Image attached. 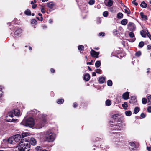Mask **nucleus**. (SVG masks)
<instances>
[{
  "label": "nucleus",
  "mask_w": 151,
  "mask_h": 151,
  "mask_svg": "<svg viewBox=\"0 0 151 151\" xmlns=\"http://www.w3.org/2000/svg\"><path fill=\"white\" fill-rule=\"evenodd\" d=\"M18 149L20 151H29L30 145L29 140L26 138L21 139L19 144Z\"/></svg>",
  "instance_id": "obj_1"
},
{
  "label": "nucleus",
  "mask_w": 151,
  "mask_h": 151,
  "mask_svg": "<svg viewBox=\"0 0 151 151\" xmlns=\"http://www.w3.org/2000/svg\"><path fill=\"white\" fill-rule=\"evenodd\" d=\"M47 124L46 117L43 114L39 115V119L37 120L36 124V128L40 129L43 127Z\"/></svg>",
  "instance_id": "obj_2"
},
{
  "label": "nucleus",
  "mask_w": 151,
  "mask_h": 151,
  "mask_svg": "<svg viewBox=\"0 0 151 151\" xmlns=\"http://www.w3.org/2000/svg\"><path fill=\"white\" fill-rule=\"evenodd\" d=\"M45 137L46 141L48 142H53L55 140L56 135L55 133L52 132L51 130L46 131L44 132Z\"/></svg>",
  "instance_id": "obj_3"
},
{
  "label": "nucleus",
  "mask_w": 151,
  "mask_h": 151,
  "mask_svg": "<svg viewBox=\"0 0 151 151\" xmlns=\"http://www.w3.org/2000/svg\"><path fill=\"white\" fill-rule=\"evenodd\" d=\"M21 124L30 127H32L35 125L34 120L32 117L27 119H24L21 122Z\"/></svg>",
  "instance_id": "obj_4"
},
{
  "label": "nucleus",
  "mask_w": 151,
  "mask_h": 151,
  "mask_svg": "<svg viewBox=\"0 0 151 151\" xmlns=\"http://www.w3.org/2000/svg\"><path fill=\"white\" fill-rule=\"evenodd\" d=\"M125 126V124L122 122H116L111 125L112 130L114 131H121L123 129Z\"/></svg>",
  "instance_id": "obj_5"
},
{
  "label": "nucleus",
  "mask_w": 151,
  "mask_h": 151,
  "mask_svg": "<svg viewBox=\"0 0 151 151\" xmlns=\"http://www.w3.org/2000/svg\"><path fill=\"white\" fill-rule=\"evenodd\" d=\"M21 114L20 111L17 109H14L12 111H11L8 113L7 118L10 117L12 118L14 116H20Z\"/></svg>",
  "instance_id": "obj_6"
},
{
  "label": "nucleus",
  "mask_w": 151,
  "mask_h": 151,
  "mask_svg": "<svg viewBox=\"0 0 151 151\" xmlns=\"http://www.w3.org/2000/svg\"><path fill=\"white\" fill-rule=\"evenodd\" d=\"M21 138V136L20 135L17 134L10 137L9 141L12 142V144H13L15 143V142H19Z\"/></svg>",
  "instance_id": "obj_7"
},
{
  "label": "nucleus",
  "mask_w": 151,
  "mask_h": 151,
  "mask_svg": "<svg viewBox=\"0 0 151 151\" xmlns=\"http://www.w3.org/2000/svg\"><path fill=\"white\" fill-rule=\"evenodd\" d=\"M127 27L128 29L132 32L134 31L136 29L135 25L132 22H129L127 25Z\"/></svg>",
  "instance_id": "obj_8"
},
{
  "label": "nucleus",
  "mask_w": 151,
  "mask_h": 151,
  "mask_svg": "<svg viewBox=\"0 0 151 151\" xmlns=\"http://www.w3.org/2000/svg\"><path fill=\"white\" fill-rule=\"evenodd\" d=\"M129 36L130 38H133L132 39H128L127 40L129 42H134L136 40L135 38L134 37V33L130 32L129 33Z\"/></svg>",
  "instance_id": "obj_9"
},
{
  "label": "nucleus",
  "mask_w": 151,
  "mask_h": 151,
  "mask_svg": "<svg viewBox=\"0 0 151 151\" xmlns=\"http://www.w3.org/2000/svg\"><path fill=\"white\" fill-rule=\"evenodd\" d=\"M22 32V30L20 28H18L14 32V35L15 37H19L21 35Z\"/></svg>",
  "instance_id": "obj_10"
},
{
  "label": "nucleus",
  "mask_w": 151,
  "mask_h": 151,
  "mask_svg": "<svg viewBox=\"0 0 151 151\" xmlns=\"http://www.w3.org/2000/svg\"><path fill=\"white\" fill-rule=\"evenodd\" d=\"M90 54L92 57L98 58L99 52H96L93 50H91L90 51Z\"/></svg>",
  "instance_id": "obj_11"
},
{
  "label": "nucleus",
  "mask_w": 151,
  "mask_h": 151,
  "mask_svg": "<svg viewBox=\"0 0 151 151\" xmlns=\"http://www.w3.org/2000/svg\"><path fill=\"white\" fill-rule=\"evenodd\" d=\"M27 139L29 140V143H30L32 145H35L36 143V140L33 138H30L29 139Z\"/></svg>",
  "instance_id": "obj_12"
},
{
  "label": "nucleus",
  "mask_w": 151,
  "mask_h": 151,
  "mask_svg": "<svg viewBox=\"0 0 151 151\" xmlns=\"http://www.w3.org/2000/svg\"><path fill=\"white\" fill-rule=\"evenodd\" d=\"M129 96V93L128 92L124 93L122 95V96L123 99L124 100H127L128 99Z\"/></svg>",
  "instance_id": "obj_13"
},
{
  "label": "nucleus",
  "mask_w": 151,
  "mask_h": 151,
  "mask_svg": "<svg viewBox=\"0 0 151 151\" xmlns=\"http://www.w3.org/2000/svg\"><path fill=\"white\" fill-rule=\"evenodd\" d=\"M113 2L112 0H109L107 2L105 3V4L106 6L110 7L113 5Z\"/></svg>",
  "instance_id": "obj_14"
},
{
  "label": "nucleus",
  "mask_w": 151,
  "mask_h": 151,
  "mask_svg": "<svg viewBox=\"0 0 151 151\" xmlns=\"http://www.w3.org/2000/svg\"><path fill=\"white\" fill-rule=\"evenodd\" d=\"M55 6V4L52 2H50L47 4V6L50 9H52Z\"/></svg>",
  "instance_id": "obj_15"
},
{
  "label": "nucleus",
  "mask_w": 151,
  "mask_h": 151,
  "mask_svg": "<svg viewBox=\"0 0 151 151\" xmlns=\"http://www.w3.org/2000/svg\"><path fill=\"white\" fill-rule=\"evenodd\" d=\"M37 1L35 0H34L33 1H31L30 2V4L32 5V8L34 9H35L37 6V4H35L36 3Z\"/></svg>",
  "instance_id": "obj_16"
},
{
  "label": "nucleus",
  "mask_w": 151,
  "mask_h": 151,
  "mask_svg": "<svg viewBox=\"0 0 151 151\" xmlns=\"http://www.w3.org/2000/svg\"><path fill=\"white\" fill-rule=\"evenodd\" d=\"M90 79V76L88 73L85 74L84 77V79L85 81H88Z\"/></svg>",
  "instance_id": "obj_17"
},
{
  "label": "nucleus",
  "mask_w": 151,
  "mask_h": 151,
  "mask_svg": "<svg viewBox=\"0 0 151 151\" xmlns=\"http://www.w3.org/2000/svg\"><path fill=\"white\" fill-rule=\"evenodd\" d=\"M140 14L141 17L142 19L144 20H147V16L144 15L143 12H141L140 13Z\"/></svg>",
  "instance_id": "obj_18"
},
{
  "label": "nucleus",
  "mask_w": 151,
  "mask_h": 151,
  "mask_svg": "<svg viewBox=\"0 0 151 151\" xmlns=\"http://www.w3.org/2000/svg\"><path fill=\"white\" fill-rule=\"evenodd\" d=\"M105 80V78L104 77H101L99 78V81L100 83H104Z\"/></svg>",
  "instance_id": "obj_19"
},
{
  "label": "nucleus",
  "mask_w": 151,
  "mask_h": 151,
  "mask_svg": "<svg viewBox=\"0 0 151 151\" xmlns=\"http://www.w3.org/2000/svg\"><path fill=\"white\" fill-rule=\"evenodd\" d=\"M127 20L126 19H124L121 21V24L124 25H126L127 23Z\"/></svg>",
  "instance_id": "obj_20"
},
{
  "label": "nucleus",
  "mask_w": 151,
  "mask_h": 151,
  "mask_svg": "<svg viewBox=\"0 0 151 151\" xmlns=\"http://www.w3.org/2000/svg\"><path fill=\"white\" fill-rule=\"evenodd\" d=\"M122 106L124 109H127L128 107V105L127 102H125L123 104H122Z\"/></svg>",
  "instance_id": "obj_21"
},
{
  "label": "nucleus",
  "mask_w": 151,
  "mask_h": 151,
  "mask_svg": "<svg viewBox=\"0 0 151 151\" xmlns=\"http://www.w3.org/2000/svg\"><path fill=\"white\" fill-rule=\"evenodd\" d=\"M101 65V62L99 60L96 61L95 63V66L96 68L99 67Z\"/></svg>",
  "instance_id": "obj_22"
},
{
  "label": "nucleus",
  "mask_w": 151,
  "mask_h": 151,
  "mask_svg": "<svg viewBox=\"0 0 151 151\" xmlns=\"http://www.w3.org/2000/svg\"><path fill=\"white\" fill-rule=\"evenodd\" d=\"M123 14L121 12H119L117 14V17L119 19H120L123 17Z\"/></svg>",
  "instance_id": "obj_23"
},
{
  "label": "nucleus",
  "mask_w": 151,
  "mask_h": 151,
  "mask_svg": "<svg viewBox=\"0 0 151 151\" xmlns=\"http://www.w3.org/2000/svg\"><path fill=\"white\" fill-rule=\"evenodd\" d=\"M106 105L107 106H109L111 104V101L109 99L106 100L105 102Z\"/></svg>",
  "instance_id": "obj_24"
},
{
  "label": "nucleus",
  "mask_w": 151,
  "mask_h": 151,
  "mask_svg": "<svg viewBox=\"0 0 151 151\" xmlns=\"http://www.w3.org/2000/svg\"><path fill=\"white\" fill-rule=\"evenodd\" d=\"M10 139V137L7 139H4L3 140V142L4 143H8L12 144V142L10 141H9Z\"/></svg>",
  "instance_id": "obj_25"
},
{
  "label": "nucleus",
  "mask_w": 151,
  "mask_h": 151,
  "mask_svg": "<svg viewBox=\"0 0 151 151\" xmlns=\"http://www.w3.org/2000/svg\"><path fill=\"white\" fill-rule=\"evenodd\" d=\"M64 102V100L62 99H58L57 101V103L59 104H61Z\"/></svg>",
  "instance_id": "obj_26"
},
{
  "label": "nucleus",
  "mask_w": 151,
  "mask_h": 151,
  "mask_svg": "<svg viewBox=\"0 0 151 151\" xmlns=\"http://www.w3.org/2000/svg\"><path fill=\"white\" fill-rule=\"evenodd\" d=\"M87 2L90 5H93L95 2V0H87Z\"/></svg>",
  "instance_id": "obj_27"
},
{
  "label": "nucleus",
  "mask_w": 151,
  "mask_h": 151,
  "mask_svg": "<svg viewBox=\"0 0 151 151\" xmlns=\"http://www.w3.org/2000/svg\"><path fill=\"white\" fill-rule=\"evenodd\" d=\"M140 6L142 8H146L147 6V4L144 1H143L141 3Z\"/></svg>",
  "instance_id": "obj_28"
},
{
  "label": "nucleus",
  "mask_w": 151,
  "mask_h": 151,
  "mask_svg": "<svg viewBox=\"0 0 151 151\" xmlns=\"http://www.w3.org/2000/svg\"><path fill=\"white\" fill-rule=\"evenodd\" d=\"M24 14L27 15H30L31 14V12L29 9L26 10L24 12Z\"/></svg>",
  "instance_id": "obj_29"
},
{
  "label": "nucleus",
  "mask_w": 151,
  "mask_h": 151,
  "mask_svg": "<svg viewBox=\"0 0 151 151\" xmlns=\"http://www.w3.org/2000/svg\"><path fill=\"white\" fill-rule=\"evenodd\" d=\"M125 113L127 116H130L132 114V112L130 111H125Z\"/></svg>",
  "instance_id": "obj_30"
},
{
  "label": "nucleus",
  "mask_w": 151,
  "mask_h": 151,
  "mask_svg": "<svg viewBox=\"0 0 151 151\" xmlns=\"http://www.w3.org/2000/svg\"><path fill=\"white\" fill-rule=\"evenodd\" d=\"M140 109L139 107H136L135 108L134 111L135 114H137V113L139 111Z\"/></svg>",
  "instance_id": "obj_31"
},
{
  "label": "nucleus",
  "mask_w": 151,
  "mask_h": 151,
  "mask_svg": "<svg viewBox=\"0 0 151 151\" xmlns=\"http://www.w3.org/2000/svg\"><path fill=\"white\" fill-rule=\"evenodd\" d=\"M118 114H116L112 115V118L113 119H116V118L119 116Z\"/></svg>",
  "instance_id": "obj_32"
},
{
  "label": "nucleus",
  "mask_w": 151,
  "mask_h": 151,
  "mask_svg": "<svg viewBox=\"0 0 151 151\" xmlns=\"http://www.w3.org/2000/svg\"><path fill=\"white\" fill-rule=\"evenodd\" d=\"M148 103L149 105H151V95L147 96Z\"/></svg>",
  "instance_id": "obj_33"
},
{
  "label": "nucleus",
  "mask_w": 151,
  "mask_h": 151,
  "mask_svg": "<svg viewBox=\"0 0 151 151\" xmlns=\"http://www.w3.org/2000/svg\"><path fill=\"white\" fill-rule=\"evenodd\" d=\"M129 145L133 148H136L135 144L134 142H130L129 143Z\"/></svg>",
  "instance_id": "obj_34"
},
{
  "label": "nucleus",
  "mask_w": 151,
  "mask_h": 151,
  "mask_svg": "<svg viewBox=\"0 0 151 151\" xmlns=\"http://www.w3.org/2000/svg\"><path fill=\"white\" fill-rule=\"evenodd\" d=\"M140 34L142 37H146V34L144 33V32L143 30H142L140 32Z\"/></svg>",
  "instance_id": "obj_35"
},
{
  "label": "nucleus",
  "mask_w": 151,
  "mask_h": 151,
  "mask_svg": "<svg viewBox=\"0 0 151 151\" xmlns=\"http://www.w3.org/2000/svg\"><path fill=\"white\" fill-rule=\"evenodd\" d=\"M29 135V133L27 132H24L22 133V138H24L28 135Z\"/></svg>",
  "instance_id": "obj_36"
},
{
  "label": "nucleus",
  "mask_w": 151,
  "mask_h": 151,
  "mask_svg": "<svg viewBox=\"0 0 151 151\" xmlns=\"http://www.w3.org/2000/svg\"><path fill=\"white\" fill-rule=\"evenodd\" d=\"M124 10L125 13H127V14H130V11L128 8L124 9Z\"/></svg>",
  "instance_id": "obj_37"
},
{
  "label": "nucleus",
  "mask_w": 151,
  "mask_h": 151,
  "mask_svg": "<svg viewBox=\"0 0 151 151\" xmlns=\"http://www.w3.org/2000/svg\"><path fill=\"white\" fill-rule=\"evenodd\" d=\"M141 55V52L140 51H138L135 53V55L137 57H139Z\"/></svg>",
  "instance_id": "obj_38"
},
{
  "label": "nucleus",
  "mask_w": 151,
  "mask_h": 151,
  "mask_svg": "<svg viewBox=\"0 0 151 151\" xmlns=\"http://www.w3.org/2000/svg\"><path fill=\"white\" fill-rule=\"evenodd\" d=\"M147 100L145 98H143L142 99V103L144 104H145L147 102Z\"/></svg>",
  "instance_id": "obj_39"
},
{
  "label": "nucleus",
  "mask_w": 151,
  "mask_h": 151,
  "mask_svg": "<svg viewBox=\"0 0 151 151\" xmlns=\"http://www.w3.org/2000/svg\"><path fill=\"white\" fill-rule=\"evenodd\" d=\"M84 47L82 45H80L78 47V49L79 50H83L84 49Z\"/></svg>",
  "instance_id": "obj_40"
},
{
  "label": "nucleus",
  "mask_w": 151,
  "mask_h": 151,
  "mask_svg": "<svg viewBox=\"0 0 151 151\" xmlns=\"http://www.w3.org/2000/svg\"><path fill=\"white\" fill-rule=\"evenodd\" d=\"M107 85L109 86H111L112 85V81L111 80H108L107 81Z\"/></svg>",
  "instance_id": "obj_41"
},
{
  "label": "nucleus",
  "mask_w": 151,
  "mask_h": 151,
  "mask_svg": "<svg viewBox=\"0 0 151 151\" xmlns=\"http://www.w3.org/2000/svg\"><path fill=\"white\" fill-rule=\"evenodd\" d=\"M108 14V12L107 11H105L103 12V16L104 17H107Z\"/></svg>",
  "instance_id": "obj_42"
},
{
  "label": "nucleus",
  "mask_w": 151,
  "mask_h": 151,
  "mask_svg": "<svg viewBox=\"0 0 151 151\" xmlns=\"http://www.w3.org/2000/svg\"><path fill=\"white\" fill-rule=\"evenodd\" d=\"M144 45V43L143 41L140 42L139 44V46L140 47H142Z\"/></svg>",
  "instance_id": "obj_43"
},
{
  "label": "nucleus",
  "mask_w": 151,
  "mask_h": 151,
  "mask_svg": "<svg viewBox=\"0 0 151 151\" xmlns=\"http://www.w3.org/2000/svg\"><path fill=\"white\" fill-rule=\"evenodd\" d=\"M31 23L32 24H37V21L35 19H32L31 21Z\"/></svg>",
  "instance_id": "obj_44"
},
{
  "label": "nucleus",
  "mask_w": 151,
  "mask_h": 151,
  "mask_svg": "<svg viewBox=\"0 0 151 151\" xmlns=\"http://www.w3.org/2000/svg\"><path fill=\"white\" fill-rule=\"evenodd\" d=\"M35 149L36 150H42V148L41 147L39 146L36 147Z\"/></svg>",
  "instance_id": "obj_45"
},
{
  "label": "nucleus",
  "mask_w": 151,
  "mask_h": 151,
  "mask_svg": "<svg viewBox=\"0 0 151 151\" xmlns=\"http://www.w3.org/2000/svg\"><path fill=\"white\" fill-rule=\"evenodd\" d=\"M98 35L99 36H104L105 35V33L104 32H101Z\"/></svg>",
  "instance_id": "obj_46"
},
{
  "label": "nucleus",
  "mask_w": 151,
  "mask_h": 151,
  "mask_svg": "<svg viewBox=\"0 0 151 151\" xmlns=\"http://www.w3.org/2000/svg\"><path fill=\"white\" fill-rule=\"evenodd\" d=\"M147 111L149 113H151V106H148L147 108Z\"/></svg>",
  "instance_id": "obj_47"
},
{
  "label": "nucleus",
  "mask_w": 151,
  "mask_h": 151,
  "mask_svg": "<svg viewBox=\"0 0 151 151\" xmlns=\"http://www.w3.org/2000/svg\"><path fill=\"white\" fill-rule=\"evenodd\" d=\"M96 72L97 73H100L102 71L100 69H97L96 70Z\"/></svg>",
  "instance_id": "obj_48"
},
{
  "label": "nucleus",
  "mask_w": 151,
  "mask_h": 151,
  "mask_svg": "<svg viewBox=\"0 0 151 151\" xmlns=\"http://www.w3.org/2000/svg\"><path fill=\"white\" fill-rule=\"evenodd\" d=\"M141 116L142 118H144L145 117L146 115L144 113H142L141 114Z\"/></svg>",
  "instance_id": "obj_49"
},
{
  "label": "nucleus",
  "mask_w": 151,
  "mask_h": 151,
  "mask_svg": "<svg viewBox=\"0 0 151 151\" xmlns=\"http://www.w3.org/2000/svg\"><path fill=\"white\" fill-rule=\"evenodd\" d=\"M136 0H134L132 2V4H134L135 6H137L138 5V3L137 2H135V1Z\"/></svg>",
  "instance_id": "obj_50"
},
{
  "label": "nucleus",
  "mask_w": 151,
  "mask_h": 151,
  "mask_svg": "<svg viewBox=\"0 0 151 151\" xmlns=\"http://www.w3.org/2000/svg\"><path fill=\"white\" fill-rule=\"evenodd\" d=\"M93 62V60H91V62H88L87 63V65H92V63Z\"/></svg>",
  "instance_id": "obj_51"
},
{
  "label": "nucleus",
  "mask_w": 151,
  "mask_h": 151,
  "mask_svg": "<svg viewBox=\"0 0 151 151\" xmlns=\"http://www.w3.org/2000/svg\"><path fill=\"white\" fill-rule=\"evenodd\" d=\"M41 12L42 13H44L45 12V10L43 7L41 9Z\"/></svg>",
  "instance_id": "obj_52"
},
{
  "label": "nucleus",
  "mask_w": 151,
  "mask_h": 151,
  "mask_svg": "<svg viewBox=\"0 0 151 151\" xmlns=\"http://www.w3.org/2000/svg\"><path fill=\"white\" fill-rule=\"evenodd\" d=\"M147 48L148 50H150L151 49V45H149L147 46Z\"/></svg>",
  "instance_id": "obj_53"
},
{
  "label": "nucleus",
  "mask_w": 151,
  "mask_h": 151,
  "mask_svg": "<svg viewBox=\"0 0 151 151\" xmlns=\"http://www.w3.org/2000/svg\"><path fill=\"white\" fill-rule=\"evenodd\" d=\"M150 73H151V69L150 70V69H147V74H148Z\"/></svg>",
  "instance_id": "obj_54"
},
{
  "label": "nucleus",
  "mask_w": 151,
  "mask_h": 151,
  "mask_svg": "<svg viewBox=\"0 0 151 151\" xmlns=\"http://www.w3.org/2000/svg\"><path fill=\"white\" fill-rule=\"evenodd\" d=\"M78 106L77 104L76 103L73 104V106L74 108Z\"/></svg>",
  "instance_id": "obj_55"
},
{
  "label": "nucleus",
  "mask_w": 151,
  "mask_h": 151,
  "mask_svg": "<svg viewBox=\"0 0 151 151\" xmlns=\"http://www.w3.org/2000/svg\"><path fill=\"white\" fill-rule=\"evenodd\" d=\"M6 119L7 120V121H8V122H13V120H14V119H9V120H8V119L7 118Z\"/></svg>",
  "instance_id": "obj_56"
},
{
  "label": "nucleus",
  "mask_w": 151,
  "mask_h": 151,
  "mask_svg": "<svg viewBox=\"0 0 151 151\" xmlns=\"http://www.w3.org/2000/svg\"><path fill=\"white\" fill-rule=\"evenodd\" d=\"M118 122H121L122 121V118H118V120L117 121Z\"/></svg>",
  "instance_id": "obj_57"
},
{
  "label": "nucleus",
  "mask_w": 151,
  "mask_h": 151,
  "mask_svg": "<svg viewBox=\"0 0 151 151\" xmlns=\"http://www.w3.org/2000/svg\"><path fill=\"white\" fill-rule=\"evenodd\" d=\"M50 71L52 73H54L55 72V71L53 69L51 68L50 69Z\"/></svg>",
  "instance_id": "obj_58"
},
{
  "label": "nucleus",
  "mask_w": 151,
  "mask_h": 151,
  "mask_svg": "<svg viewBox=\"0 0 151 151\" xmlns=\"http://www.w3.org/2000/svg\"><path fill=\"white\" fill-rule=\"evenodd\" d=\"M2 96H3L2 93L0 94V102H1V101L2 100V99H1V98L2 97Z\"/></svg>",
  "instance_id": "obj_59"
},
{
  "label": "nucleus",
  "mask_w": 151,
  "mask_h": 151,
  "mask_svg": "<svg viewBox=\"0 0 151 151\" xmlns=\"http://www.w3.org/2000/svg\"><path fill=\"white\" fill-rule=\"evenodd\" d=\"M146 31H147V36L149 37H150V36L149 35H150L149 32H148V30H147V29L146 30Z\"/></svg>",
  "instance_id": "obj_60"
},
{
  "label": "nucleus",
  "mask_w": 151,
  "mask_h": 151,
  "mask_svg": "<svg viewBox=\"0 0 151 151\" xmlns=\"http://www.w3.org/2000/svg\"><path fill=\"white\" fill-rule=\"evenodd\" d=\"M146 31H147V36L149 37H150V36L149 35H150L149 32H148V30H147V29L146 30Z\"/></svg>",
  "instance_id": "obj_61"
},
{
  "label": "nucleus",
  "mask_w": 151,
  "mask_h": 151,
  "mask_svg": "<svg viewBox=\"0 0 151 151\" xmlns=\"http://www.w3.org/2000/svg\"><path fill=\"white\" fill-rule=\"evenodd\" d=\"M147 150H148V151H151L150 147H147Z\"/></svg>",
  "instance_id": "obj_62"
},
{
  "label": "nucleus",
  "mask_w": 151,
  "mask_h": 151,
  "mask_svg": "<svg viewBox=\"0 0 151 151\" xmlns=\"http://www.w3.org/2000/svg\"><path fill=\"white\" fill-rule=\"evenodd\" d=\"M121 135V134L120 133H116V136L117 137H118L119 136H120Z\"/></svg>",
  "instance_id": "obj_63"
},
{
  "label": "nucleus",
  "mask_w": 151,
  "mask_h": 151,
  "mask_svg": "<svg viewBox=\"0 0 151 151\" xmlns=\"http://www.w3.org/2000/svg\"><path fill=\"white\" fill-rule=\"evenodd\" d=\"M125 41L124 40H123L122 41V44L124 46H125Z\"/></svg>",
  "instance_id": "obj_64"
}]
</instances>
